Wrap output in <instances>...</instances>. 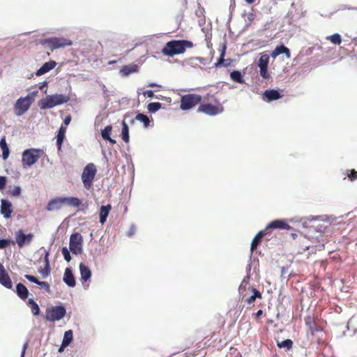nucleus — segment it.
Here are the masks:
<instances>
[{
	"label": "nucleus",
	"mask_w": 357,
	"mask_h": 357,
	"mask_svg": "<svg viewBox=\"0 0 357 357\" xmlns=\"http://www.w3.org/2000/svg\"><path fill=\"white\" fill-rule=\"evenodd\" d=\"M192 43L187 40H172L167 42L161 52L163 55L172 57L183 54L186 48L192 47Z\"/></svg>",
	"instance_id": "obj_1"
},
{
	"label": "nucleus",
	"mask_w": 357,
	"mask_h": 357,
	"mask_svg": "<svg viewBox=\"0 0 357 357\" xmlns=\"http://www.w3.org/2000/svg\"><path fill=\"white\" fill-rule=\"evenodd\" d=\"M69 100V97L66 95L56 93L42 98L38 101V105L40 109H47L66 103Z\"/></svg>",
	"instance_id": "obj_2"
},
{
	"label": "nucleus",
	"mask_w": 357,
	"mask_h": 357,
	"mask_svg": "<svg viewBox=\"0 0 357 357\" xmlns=\"http://www.w3.org/2000/svg\"><path fill=\"white\" fill-rule=\"evenodd\" d=\"M96 173L97 168L93 163H89L84 167L81 179L85 189L91 188Z\"/></svg>",
	"instance_id": "obj_3"
},
{
	"label": "nucleus",
	"mask_w": 357,
	"mask_h": 357,
	"mask_svg": "<svg viewBox=\"0 0 357 357\" xmlns=\"http://www.w3.org/2000/svg\"><path fill=\"white\" fill-rule=\"evenodd\" d=\"M66 314V307L62 305L51 306L46 309L45 319L47 321H56L63 319Z\"/></svg>",
	"instance_id": "obj_4"
},
{
	"label": "nucleus",
	"mask_w": 357,
	"mask_h": 357,
	"mask_svg": "<svg viewBox=\"0 0 357 357\" xmlns=\"http://www.w3.org/2000/svg\"><path fill=\"white\" fill-rule=\"evenodd\" d=\"M43 152L39 149H29L22 153V162L24 167H31L34 165L40 158Z\"/></svg>",
	"instance_id": "obj_5"
},
{
	"label": "nucleus",
	"mask_w": 357,
	"mask_h": 357,
	"mask_svg": "<svg viewBox=\"0 0 357 357\" xmlns=\"http://www.w3.org/2000/svg\"><path fill=\"white\" fill-rule=\"evenodd\" d=\"M69 249L73 254L78 255L83 252V237L78 233L72 234L69 239Z\"/></svg>",
	"instance_id": "obj_6"
},
{
	"label": "nucleus",
	"mask_w": 357,
	"mask_h": 357,
	"mask_svg": "<svg viewBox=\"0 0 357 357\" xmlns=\"http://www.w3.org/2000/svg\"><path fill=\"white\" fill-rule=\"evenodd\" d=\"M201 101V96L188 94L183 96L181 99L180 108L182 110H188Z\"/></svg>",
	"instance_id": "obj_7"
},
{
	"label": "nucleus",
	"mask_w": 357,
	"mask_h": 357,
	"mask_svg": "<svg viewBox=\"0 0 357 357\" xmlns=\"http://www.w3.org/2000/svg\"><path fill=\"white\" fill-rule=\"evenodd\" d=\"M31 104V100L28 97L18 98L14 105L15 115L17 116H22L29 110Z\"/></svg>",
	"instance_id": "obj_8"
},
{
	"label": "nucleus",
	"mask_w": 357,
	"mask_h": 357,
	"mask_svg": "<svg viewBox=\"0 0 357 357\" xmlns=\"http://www.w3.org/2000/svg\"><path fill=\"white\" fill-rule=\"evenodd\" d=\"M15 241L19 248L30 244L33 240V235L31 233L25 234L22 229H19L15 234Z\"/></svg>",
	"instance_id": "obj_9"
},
{
	"label": "nucleus",
	"mask_w": 357,
	"mask_h": 357,
	"mask_svg": "<svg viewBox=\"0 0 357 357\" xmlns=\"http://www.w3.org/2000/svg\"><path fill=\"white\" fill-rule=\"evenodd\" d=\"M46 43L53 50L72 45L71 40L63 38H51L46 40Z\"/></svg>",
	"instance_id": "obj_10"
},
{
	"label": "nucleus",
	"mask_w": 357,
	"mask_h": 357,
	"mask_svg": "<svg viewBox=\"0 0 357 357\" xmlns=\"http://www.w3.org/2000/svg\"><path fill=\"white\" fill-rule=\"evenodd\" d=\"M0 211L5 218H10L13 213L12 203L8 199H2L1 200Z\"/></svg>",
	"instance_id": "obj_11"
},
{
	"label": "nucleus",
	"mask_w": 357,
	"mask_h": 357,
	"mask_svg": "<svg viewBox=\"0 0 357 357\" xmlns=\"http://www.w3.org/2000/svg\"><path fill=\"white\" fill-rule=\"evenodd\" d=\"M64 204L63 197H55L49 201L46 206L47 211H54L59 210L63 207Z\"/></svg>",
	"instance_id": "obj_12"
},
{
	"label": "nucleus",
	"mask_w": 357,
	"mask_h": 357,
	"mask_svg": "<svg viewBox=\"0 0 357 357\" xmlns=\"http://www.w3.org/2000/svg\"><path fill=\"white\" fill-rule=\"evenodd\" d=\"M0 284L7 289H11L13 287L12 281L1 263H0Z\"/></svg>",
	"instance_id": "obj_13"
},
{
	"label": "nucleus",
	"mask_w": 357,
	"mask_h": 357,
	"mask_svg": "<svg viewBox=\"0 0 357 357\" xmlns=\"http://www.w3.org/2000/svg\"><path fill=\"white\" fill-rule=\"evenodd\" d=\"M223 110V107L220 104H218L217 105H213L212 104H204L202 105V112L209 114V115H215Z\"/></svg>",
	"instance_id": "obj_14"
},
{
	"label": "nucleus",
	"mask_w": 357,
	"mask_h": 357,
	"mask_svg": "<svg viewBox=\"0 0 357 357\" xmlns=\"http://www.w3.org/2000/svg\"><path fill=\"white\" fill-rule=\"evenodd\" d=\"M271 229H291V227L289 225L285 220H275L271 222L266 227V230Z\"/></svg>",
	"instance_id": "obj_15"
},
{
	"label": "nucleus",
	"mask_w": 357,
	"mask_h": 357,
	"mask_svg": "<svg viewBox=\"0 0 357 357\" xmlns=\"http://www.w3.org/2000/svg\"><path fill=\"white\" fill-rule=\"evenodd\" d=\"M63 280L69 287H75L76 281L70 267H68L65 269Z\"/></svg>",
	"instance_id": "obj_16"
},
{
	"label": "nucleus",
	"mask_w": 357,
	"mask_h": 357,
	"mask_svg": "<svg viewBox=\"0 0 357 357\" xmlns=\"http://www.w3.org/2000/svg\"><path fill=\"white\" fill-rule=\"evenodd\" d=\"M226 50H227V45L225 43H224L221 45V48L220 50V58L218 59V61L214 64L215 67L218 68L222 65H224L225 66H228L230 65L231 60H229V59L225 60V59Z\"/></svg>",
	"instance_id": "obj_17"
},
{
	"label": "nucleus",
	"mask_w": 357,
	"mask_h": 357,
	"mask_svg": "<svg viewBox=\"0 0 357 357\" xmlns=\"http://www.w3.org/2000/svg\"><path fill=\"white\" fill-rule=\"evenodd\" d=\"M56 66V62L53 61V60H50L47 62H45V63L43 64V66L36 72V75L39 77V76H41L47 73H48L49 71H50L51 70H52L53 68H54Z\"/></svg>",
	"instance_id": "obj_18"
},
{
	"label": "nucleus",
	"mask_w": 357,
	"mask_h": 357,
	"mask_svg": "<svg viewBox=\"0 0 357 357\" xmlns=\"http://www.w3.org/2000/svg\"><path fill=\"white\" fill-rule=\"evenodd\" d=\"M281 54H284L289 59L291 57L290 50L284 45L277 46L271 52V56L272 58L275 59Z\"/></svg>",
	"instance_id": "obj_19"
},
{
	"label": "nucleus",
	"mask_w": 357,
	"mask_h": 357,
	"mask_svg": "<svg viewBox=\"0 0 357 357\" xmlns=\"http://www.w3.org/2000/svg\"><path fill=\"white\" fill-rule=\"evenodd\" d=\"M264 96L267 102H271L281 98L282 95H281L277 90L270 89L264 92Z\"/></svg>",
	"instance_id": "obj_20"
},
{
	"label": "nucleus",
	"mask_w": 357,
	"mask_h": 357,
	"mask_svg": "<svg viewBox=\"0 0 357 357\" xmlns=\"http://www.w3.org/2000/svg\"><path fill=\"white\" fill-rule=\"evenodd\" d=\"M112 206L110 204L101 206L99 212L100 223L104 225L106 222L107 218L109 215Z\"/></svg>",
	"instance_id": "obj_21"
},
{
	"label": "nucleus",
	"mask_w": 357,
	"mask_h": 357,
	"mask_svg": "<svg viewBox=\"0 0 357 357\" xmlns=\"http://www.w3.org/2000/svg\"><path fill=\"white\" fill-rule=\"evenodd\" d=\"M79 268L81 279L84 281L89 280L91 277V271L90 268L83 263L79 264Z\"/></svg>",
	"instance_id": "obj_22"
},
{
	"label": "nucleus",
	"mask_w": 357,
	"mask_h": 357,
	"mask_svg": "<svg viewBox=\"0 0 357 357\" xmlns=\"http://www.w3.org/2000/svg\"><path fill=\"white\" fill-rule=\"evenodd\" d=\"M266 234L265 230H261L259 231L254 238L252 241L251 245H250V250L252 252L254 250H255L261 242V238Z\"/></svg>",
	"instance_id": "obj_23"
},
{
	"label": "nucleus",
	"mask_w": 357,
	"mask_h": 357,
	"mask_svg": "<svg viewBox=\"0 0 357 357\" xmlns=\"http://www.w3.org/2000/svg\"><path fill=\"white\" fill-rule=\"evenodd\" d=\"M16 293L22 300L27 298L29 294L27 288L20 282L16 284Z\"/></svg>",
	"instance_id": "obj_24"
},
{
	"label": "nucleus",
	"mask_w": 357,
	"mask_h": 357,
	"mask_svg": "<svg viewBox=\"0 0 357 357\" xmlns=\"http://www.w3.org/2000/svg\"><path fill=\"white\" fill-rule=\"evenodd\" d=\"M135 120L142 122L146 128L149 126L151 122L149 116L143 113H138L135 119L130 120V124H134Z\"/></svg>",
	"instance_id": "obj_25"
},
{
	"label": "nucleus",
	"mask_w": 357,
	"mask_h": 357,
	"mask_svg": "<svg viewBox=\"0 0 357 357\" xmlns=\"http://www.w3.org/2000/svg\"><path fill=\"white\" fill-rule=\"evenodd\" d=\"M66 128L61 126L58 130L57 136H56V146L58 150H61L63 140L65 139Z\"/></svg>",
	"instance_id": "obj_26"
},
{
	"label": "nucleus",
	"mask_w": 357,
	"mask_h": 357,
	"mask_svg": "<svg viewBox=\"0 0 357 357\" xmlns=\"http://www.w3.org/2000/svg\"><path fill=\"white\" fill-rule=\"evenodd\" d=\"M0 148L2 151L3 160H7L10 155V149L5 137H2L0 140Z\"/></svg>",
	"instance_id": "obj_27"
},
{
	"label": "nucleus",
	"mask_w": 357,
	"mask_h": 357,
	"mask_svg": "<svg viewBox=\"0 0 357 357\" xmlns=\"http://www.w3.org/2000/svg\"><path fill=\"white\" fill-rule=\"evenodd\" d=\"M64 204L78 207L82 204L79 199L74 197H63Z\"/></svg>",
	"instance_id": "obj_28"
},
{
	"label": "nucleus",
	"mask_w": 357,
	"mask_h": 357,
	"mask_svg": "<svg viewBox=\"0 0 357 357\" xmlns=\"http://www.w3.org/2000/svg\"><path fill=\"white\" fill-rule=\"evenodd\" d=\"M251 290L253 293L252 295L245 300V301L248 304H252L255 301L256 298H262L261 293L259 290L254 287H252Z\"/></svg>",
	"instance_id": "obj_29"
},
{
	"label": "nucleus",
	"mask_w": 357,
	"mask_h": 357,
	"mask_svg": "<svg viewBox=\"0 0 357 357\" xmlns=\"http://www.w3.org/2000/svg\"><path fill=\"white\" fill-rule=\"evenodd\" d=\"M305 325L311 331L312 334H313L314 332L317 331L315 321H314V318L312 317H311L310 315L307 316L305 318Z\"/></svg>",
	"instance_id": "obj_30"
},
{
	"label": "nucleus",
	"mask_w": 357,
	"mask_h": 357,
	"mask_svg": "<svg viewBox=\"0 0 357 357\" xmlns=\"http://www.w3.org/2000/svg\"><path fill=\"white\" fill-rule=\"evenodd\" d=\"M121 137H122V139L126 143H128L129 142V139H130L129 127H128V125L124 121H123V122H122Z\"/></svg>",
	"instance_id": "obj_31"
},
{
	"label": "nucleus",
	"mask_w": 357,
	"mask_h": 357,
	"mask_svg": "<svg viewBox=\"0 0 357 357\" xmlns=\"http://www.w3.org/2000/svg\"><path fill=\"white\" fill-rule=\"evenodd\" d=\"M230 78L235 82L239 84L245 83L242 73L238 70H234L230 73Z\"/></svg>",
	"instance_id": "obj_32"
},
{
	"label": "nucleus",
	"mask_w": 357,
	"mask_h": 357,
	"mask_svg": "<svg viewBox=\"0 0 357 357\" xmlns=\"http://www.w3.org/2000/svg\"><path fill=\"white\" fill-rule=\"evenodd\" d=\"M138 70V66L135 64L124 66L121 72L125 75H128L131 73H135Z\"/></svg>",
	"instance_id": "obj_33"
},
{
	"label": "nucleus",
	"mask_w": 357,
	"mask_h": 357,
	"mask_svg": "<svg viewBox=\"0 0 357 357\" xmlns=\"http://www.w3.org/2000/svg\"><path fill=\"white\" fill-rule=\"evenodd\" d=\"M73 340V332L72 330H68L65 331L62 340V342L63 344H66L67 345H70Z\"/></svg>",
	"instance_id": "obj_34"
},
{
	"label": "nucleus",
	"mask_w": 357,
	"mask_h": 357,
	"mask_svg": "<svg viewBox=\"0 0 357 357\" xmlns=\"http://www.w3.org/2000/svg\"><path fill=\"white\" fill-rule=\"evenodd\" d=\"M162 107V104L159 102H150L147 105V109L150 113H155Z\"/></svg>",
	"instance_id": "obj_35"
},
{
	"label": "nucleus",
	"mask_w": 357,
	"mask_h": 357,
	"mask_svg": "<svg viewBox=\"0 0 357 357\" xmlns=\"http://www.w3.org/2000/svg\"><path fill=\"white\" fill-rule=\"evenodd\" d=\"M269 63V56L267 54H261L259 61H258V66L261 67H268Z\"/></svg>",
	"instance_id": "obj_36"
},
{
	"label": "nucleus",
	"mask_w": 357,
	"mask_h": 357,
	"mask_svg": "<svg viewBox=\"0 0 357 357\" xmlns=\"http://www.w3.org/2000/svg\"><path fill=\"white\" fill-rule=\"evenodd\" d=\"M112 130V125H108L103 130H102L101 136L104 140L110 139Z\"/></svg>",
	"instance_id": "obj_37"
},
{
	"label": "nucleus",
	"mask_w": 357,
	"mask_h": 357,
	"mask_svg": "<svg viewBox=\"0 0 357 357\" xmlns=\"http://www.w3.org/2000/svg\"><path fill=\"white\" fill-rule=\"evenodd\" d=\"M293 345V342L290 339H287L285 340H283L282 342H278L277 346L279 348H286L287 350H289L291 349Z\"/></svg>",
	"instance_id": "obj_38"
},
{
	"label": "nucleus",
	"mask_w": 357,
	"mask_h": 357,
	"mask_svg": "<svg viewBox=\"0 0 357 357\" xmlns=\"http://www.w3.org/2000/svg\"><path fill=\"white\" fill-rule=\"evenodd\" d=\"M326 38L335 45H340L342 43V38L339 33L329 36Z\"/></svg>",
	"instance_id": "obj_39"
},
{
	"label": "nucleus",
	"mask_w": 357,
	"mask_h": 357,
	"mask_svg": "<svg viewBox=\"0 0 357 357\" xmlns=\"http://www.w3.org/2000/svg\"><path fill=\"white\" fill-rule=\"evenodd\" d=\"M38 272L41 274L43 278H47L51 272L50 266L45 265V267L43 268H39Z\"/></svg>",
	"instance_id": "obj_40"
},
{
	"label": "nucleus",
	"mask_w": 357,
	"mask_h": 357,
	"mask_svg": "<svg viewBox=\"0 0 357 357\" xmlns=\"http://www.w3.org/2000/svg\"><path fill=\"white\" fill-rule=\"evenodd\" d=\"M70 252L71 251L70 250V249L67 248L66 247H63L61 249V253L63 256L64 259L67 262H70L72 259Z\"/></svg>",
	"instance_id": "obj_41"
},
{
	"label": "nucleus",
	"mask_w": 357,
	"mask_h": 357,
	"mask_svg": "<svg viewBox=\"0 0 357 357\" xmlns=\"http://www.w3.org/2000/svg\"><path fill=\"white\" fill-rule=\"evenodd\" d=\"M10 244L14 245L15 242L8 238H1L0 239V249H5L8 246H9Z\"/></svg>",
	"instance_id": "obj_42"
},
{
	"label": "nucleus",
	"mask_w": 357,
	"mask_h": 357,
	"mask_svg": "<svg viewBox=\"0 0 357 357\" xmlns=\"http://www.w3.org/2000/svg\"><path fill=\"white\" fill-rule=\"evenodd\" d=\"M37 285H38L40 289H44L46 292H50V286L48 282L45 281H39L38 283H37Z\"/></svg>",
	"instance_id": "obj_43"
},
{
	"label": "nucleus",
	"mask_w": 357,
	"mask_h": 357,
	"mask_svg": "<svg viewBox=\"0 0 357 357\" xmlns=\"http://www.w3.org/2000/svg\"><path fill=\"white\" fill-rule=\"evenodd\" d=\"M259 73H260V75L264 78V79H268L270 77V74L268 71V67H261L259 68Z\"/></svg>",
	"instance_id": "obj_44"
},
{
	"label": "nucleus",
	"mask_w": 357,
	"mask_h": 357,
	"mask_svg": "<svg viewBox=\"0 0 357 357\" xmlns=\"http://www.w3.org/2000/svg\"><path fill=\"white\" fill-rule=\"evenodd\" d=\"M10 192L13 196L18 197L21 195L22 189L20 186H15Z\"/></svg>",
	"instance_id": "obj_45"
},
{
	"label": "nucleus",
	"mask_w": 357,
	"mask_h": 357,
	"mask_svg": "<svg viewBox=\"0 0 357 357\" xmlns=\"http://www.w3.org/2000/svg\"><path fill=\"white\" fill-rule=\"evenodd\" d=\"M31 312L34 316L39 315L40 312V307L37 303L33 305V306L31 307Z\"/></svg>",
	"instance_id": "obj_46"
},
{
	"label": "nucleus",
	"mask_w": 357,
	"mask_h": 357,
	"mask_svg": "<svg viewBox=\"0 0 357 357\" xmlns=\"http://www.w3.org/2000/svg\"><path fill=\"white\" fill-rule=\"evenodd\" d=\"M24 278L26 280H28L29 282H33V283L36 284L39 282L38 279L36 277H35L33 275H31L26 274V275H24Z\"/></svg>",
	"instance_id": "obj_47"
},
{
	"label": "nucleus",
	"mask_w": 357,
	"mask_h": 357,
	"mask_svg": "<svg viewBox=\"0 0 357 357\" xmlns=\"http://www.w3.org/2000/svg\"><path fill=\"white\" fill-rule=\"evenodd\" d=\"M136 231V227L134 225H132L130 227L129 230L126 232V236L128 237H132Z\"/></svg>",
	"instance_id": "obj_48"
},
{
	"label": "nucleus",
	"mask_w": 357,
	"mask_h": 357,
	"mask_svg": "<svg viewBox=\"0 0 357 357\" xmlns=\"http://www.w3.org/2000/svg\"><path fill=\"white\" fill-rule=\"evenodd\" d=\"M7 183V178L4 176H0V190L3 189Z\"/></svg>",
	"instance_id": "obj_49"
},
{
	"label": "nucleus",
	"mask_w": 357,
	"mask_h": 357,
	"mask_svg": "<svg viewBox=\"0 0 357 357\" xmlns=\"http://www.w3.org/2000/svg\"><path fill=\"white\" fill-rule=\"evenodd\" d=\"M142 93L144 97H147V98H153L155 97V98H158L157 96H155L154 93L152 90L144 91Z\"/></svg>",
	"instance_id": "obj_50"
},
{
	"label": "nucleus",
	"mask_w": 357,
	"mask_h": 357,
	"mask_svg": "<svg viewBox=\"0 0 357 357\" xmlns=\"http://www.w3.org/2000/svg\"><path fill=\"white\" fill-rule=\"evenodd\" d=\"M348 177L351 181H354L357 178V172L355 169H351L350 174H348Z\"/></svg>",
	"instance_id": "obj_51"
},
{
	"label": "nucleus",
	"mask_w": 357,
	"mask_h": 357,
	"mask_svg": "<svg viewBox=\"0 0 357 357\" xmlns=\"http://www.w3.org/2000/svg\"><path fill=\"white\" fill-rule=\"evenodd\" d=\"M38 91H34L31 93H29L25 97L29 98V100H31V103L34 101V97L36 96Z\"/></svg>",
	"instance_id": "obj_52"
},
{
	"label": "nucleus",
	"mask_w": 357,
	"mask_h": 357,
	"mask_svg": "<svg viewBox=\"0 0 357 357\" xmlns=\"http://www.w3.org/2000/svg\"><path fill=\"white\" fill-rule=\"evenodd\" d=\"M71 120H72L71 116L70 115H67L65 117L64 120H63L64 125L65 126H68L70 124Z\"/></svg>",
	"instance_id": "obj_53"
},
{
	"label": "nucleus",
	"mask_w": 357,
	"mask_h": 357,
	"mask_svg": "<svg viewBox=\"0 0 357 357\" xmlns=\"http://www.w3.org/2000/svg\"><path fill=\"white\" fill-rule=\"evenodd\" d=\"M27 346H28V343H27V342H25V343L24 344L23 347H22L20 357H24V356H25V353H26V348H27Z\"/></svg>",
	"instance_id": "obj_54"
},
{
	"label": "nucleus",
	"mask_w": 357,
	"mask_h": 357,
	"mask_svg": "<svg viewBox=\"0 0 357 357\" xmlns=\"http://www.w3.org/2000/svg\"><path fill=\"white\" fill-rule=\"evenodd\" d=\"M250 275H248L246 277H245V278H244V279L243 280V281H242V282H241V285H240V287H239V288H240V289H241V288H242V287H243V284H247L248 283L249 280H250Z\"/></svg>",
	"instance_id": "obj_55"
},
{
	"label": "nucleus",
	"mask_w": 357,
	"mask_h": 357,
	"mask_svg": "<svg viewBox=\"0 0 357 357\" xmlns=\"http://www.w3.org/2000/svg\"><path fill=\"white\" fill-rule=\"evenodd\" d=\"M49 256H50L49 251H45V257H44L45 265H50Z\"/></svg>",
	"instance_id": "obj_56"
},
{
	"label": "nucleus",
	"mask_w": 357,
	"mask_h": 357,
	"mask_svg": "<svg viewBox=\"0 0 357 357\" xmlns=\"http://www.w3.org/2000/svg\"><path fill=\"white\" fill-rule=\"evenodd\" d=\"M68 347V345H67L66 344H63V342H61V346L59 347V349H58V351L59 353H62L64 351L65 349Z\"/></svg>",
	"instance_id": "obj_57"
},
{
	"label": "nucleus",
	"mask_w": 357,
	"mask_h": 357,
	"mask_svg": "<svg viewBox=\"0 0 357 357\" xmlns=\"http://www.w3.org/2000/svg\"><path fill=\"white\" fill-rule=\"evenodd\" d=\"M263 314V310H259L255 314V318L257 319H259L261 315Z\"/></svg>",
	"instance_id": "obj_58"
},
{
	"label": "nucleus",
	"mask_w": 357,
	"mask_h": 357,
	"mask_svg": "<svg viewBox=\"0 0 357 357\" xmlns=\"http://www.w3.org/2000/svg\"><path fill=\"white\" fill-rule=\"evenodd\" d=\"M47 82L46 81H44L43 82L41 83V84L39 86V89L40 90H42L44 87H47Z\"/></svg>",
	"instance_id": "obj_59"
},
{
	"label": "nucleus",
	"mask_w": 357,
	"mask_h": 357,
	"mask_svg": "<svg viewBox=\"0 0 357 357\" xmlns=\"http://www.w3.org/2000/svg\"><path fill=\"white\" fill-rule=\"evenodd\" d=\"M36 303L33 301L32 298H29L27 304L30 305V307L33 306V305L36 304Z\"/></svg>",
	"instance_id": "obj_60"
},
{
	"label": "nucleus",
	"mask_w": 357,
	"mask_h": 357,
	"mask_svg": "<svg viewBox=\"0 0 357 357\" xmlns=\"http://www.w3.org/2000/svg\"><path fill=\"white\" fill-rule=\"evenodd\" d=\"M148 86H150V87H155V86H160V85L157 84L156 83H154V82H151V83H149Z\"/></svg>",
	"instance_id": "obj_61"
},
{
	"label": "nucleus",
	"mask_w": 357,
	"mask_h": 357,
	"mask_svg": "<svg viewBox=\"0 0 357 357\" xmlns=\"http://www.w3.org/2000/svg\"><path fill=\"white\" fill-rule=\"evenodd\" d=\"M106 141L109 142L112 144H116V140L111 137H110V139H106Z\"/></svg>",
	"instance_id": "obj_62"
},
{
	"label": "nucleus",
	"mask_w": 357,
	"mask_h": 357,
	"mask_svg": "<svg viewBox=\"0 0 357 357\" xmlns=\"http://www.w3.org/2000/svg\"><path fill=\"white\" fill-rule=\"evenodd\" d=\"M248 3H252L255 0H245Z\"/></svg>",
	"instance_id": "obj_63"
},
{
	"label": "nucleus",
	"mask_w": 357,
	"mask_h": 357,
	"mask_svg": "<svg viewBox=\"0 0 357 357\" xmlns=\"http://www.w3.org/2000/svg\"><path fill=\"white\" fill-rule=\"evenodd\" d=\"M211 45H212V44L211 43V42L207 40V46H208V47H210Z\"/></svg>",
	"instance_id": "obj_64"
}]
</instances>
